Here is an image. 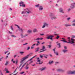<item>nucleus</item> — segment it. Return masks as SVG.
Segmentation results:
<instances>
[{
    "instance_id": "obj_13",
    "label": "nucleus",
    "mask_w": 75,
    "mask_h": 75,
    "mask_svg": "<svg viewBox=\"0 0 75 75\" xmlns=\"http://www.w3.org/2000/svg\"><path fill=\"white\" fill-rule=\"evenodd\" d=\"M16 26H17V27H18V28L19 29V30L20 31V30H21V32H23V30L22 29H20V27L18 25H16Z\"/></svg>"
},
{
    "instance_id": "obj_47",
    "label": "nucleus",
    "mask_w": 75,
    "mask_h": 75,
    "mask_svg": "<svg viewBox=\"0 0 75 75\" xmlns=\"http://www.w3.org/2000/svg\"><path fill=\"white\" fill-rule=\"evenodd\" d=\"M59 38V36L57 35V37L56 38V39H58V38Z\"/></svg>"
},
{
    "instance_id": "obj_54",
    "label": "nucleus",
    "mask_w": 75,
    "mask_h": 75,
    "mask_svg": "<svg viewBox=\"0 0 75 75\" xmlns=\"http://www.w3.org/2000/svg\"><path fill=\"white\" fill-rule=\"evenodd\" d=\"M11 30H13V27H12V26H11Z\"/></svg>"
},
{
    "instance_id": "obj_24",
    "label": "nucleus",
    "mask_w": 75,
    "mask_h": 75,
    "mask_svg": "<svg viewBox=\"0 0 75 75\" xmlns=\"http://www.w3.org/2000/svg\"><path fill=\"white\" fill-rule=\"evenodd\" d=\"M33 62H34L33 61L30 60V62L29 63V64H32V63H33Z\"/></svg>"
},
{
    "instance_id": "obj_6",
    "label": "nucleus",
    "mask_w": 75,
    "mask_h": 75,
    "mask_svg": "<svg viewBox=\"0 0 75 75\" xmlns=\"http://www.w3.org/2000/svg\"><path fill=\"white\" fill-rule=\"evenodd\" d=\"M19 4L21 5L20 6H22V7H24L25 6V5L24 4V2L22 1L20 2L19 3Z\"/></svg>"
},
{
    "instance_id": "obj_7",
    "label": "nucleus",
    "mask_w": 75,
    "mask_h": 75,
    "mask_svg": "<svg viewBox=\"0 0 75 75\" xmlns=\"http://www.w3.org/2000/svg\"><path fill=\"white\" fill-rule=\"evenodd\" d=\"M50 17H51V19L53 20H55L57 19V17L55 16H52V15H50Z\"/></svg>"
},
{
    "instance_id": "obj_32",
    "label": "nucleus",
    "mask_w": 75,
    "mask_h": 75,
    "mask_svg": "<svg viewBox=\"0 0 75 75\" xmlns=\"http://www.w3.org/2000/svg\"><path fill=\"white\" fill-rule=\"evenodd\" d=\"M61 72H65V70L62 69L61 70Z\"/></svg>"
},
{
    "instance_id": "obj_49",
    "label": "nucleus",
    "mask_w": 75,
    "mask_h": 75,
    "mask_svg": "<svg viewBox=\"0 0 75 75\" xmlns=\"http://www.w3.org/2000/svg\"><path fill=\"white\" fill-rule=\"evenodd\" d=\"M67 20L68 21H69L70 19H71V18H67Z\"/></svg>"
},
{
    "instance_id": "obj_14",
    "label": "nucleus",
    "mask_w": 75,
    "mask_h": 75,
    "mask_svg": "<svg viewBox=\"0 0 75 75\" xmlns=\"http://www.w3.org/2000/svg\"><path fill=\"white\" fill-rule=\"evenodd\" d=\"M42 48V49L40 50V51H41V50H45V46H43Z\"/></svg>"
},
{
    "instance_id": "obj_16",
    "label": "nucleus",
    "mask_w": 75,
    "mask_h": 75,
    "mask_svg": "<svg viewBox=\"0 0 75 75\" xmlns=\"http://www.w3.org/2000/svg\"><path fill=\"white\" fill-rule=\"evenodd\" d=\"M43 57H44L45 58H46V59L47 58V57H48V55L47 54H43Z\"/></svg>"
},
{
    "instance_id": "obj_3",
    "label": "nucleus",
    "mask_w": 75,
    "mask_h": 75,
    "mask_svg": "<svg viewBox=\"0 0 75 75\" xmlns=\"http://www.w3.org/2000/svg\"><path fill=\"white\" fill-rule=\"evenodd\" d=\"M68 74H75V71H68L67 72Z\"/></svg>"
},
{
    "instance_id": "obj_30",
    "label": "nucleus",
    "mask_w": 75,
    "mask_h": 75,
    "mask_svg": "<svg viewBox=\"0 0 75 75\" xmlns=\"http://www.w3.org/2000/svg\"><path fill=\"white\" fill-rule=\"evenodd\" d=\"M21 35L22 38H24V37H25L24 35H23V34H21Z\"/></svg>"
},
{
    "instance_id": "obj_29",
    "label": "nucleus",
    "mask_w": 75,
    "mask_h": 75,
    "mask_svg": "<svg viewBox=\"0 0 75 75\" xmlns=\"http://www.w3.org/2000/svg\"><path fill=\"white\" fill-rule=\"evenodd\" d=\"M8 62L6 61V63L5 64V65L6 66L7 65V64H8Z\"/></svg>"
},
{
    "instance_id": "obj_5",
    "label": "nucleus",
    "mask_w": 75,
    "mask_h": 75,
    "mask_svg": "<svg viewBox=\"0 0 75 75\" xmlns=\"http://www.w3.org/2000/svg\"><path fill=\"white\" fill-rule=\"evenodd\" d=\"M48 23L45 22L44 23L43 25L42 28H45V27H48Z\"/></svg>"
},
{
    "instance_id": "obj_21",
    "label": "nucleus",
    "mask_w": 75,
    "mask_h": 75,
    "mask_svg": "<svg viewBox=\"0 0 75 75\" xmlns=\"http://www.w3.org/2000/svg\"><path fill=\"white\" fill-rule=\"evenodd\" d=\"M39 49H40L39 47H38L37 49H36V50L35 51V52H37V51H38V50H39Z\"/></svg>"
},
{
    "instance_id": "obj_55",
    "label": "nucleus",
    "mask_w": 75,
    "mask_h": 75,
    "mask_svg": "<svg viewBox=\"0 0 75 75\" xmlns=\"http://www.w3.org/2000/svg\"><path fill=\"white\" fill-rule=\"evenodd\" d=\"M70 10H71V9H70V8H69L68 9V11H69Z\"/></svg>"
},
{
    "instance_id": "obj_44",
    "label": "nucleus",
    "mask_w": 75,
    "mask_h": 75,
    "mask_svg": "<svg viewBox=\"0 0 75 75\" xmlns=\"http://www.w3.org/2000/svg\"><path fill=\"white\" fill-rule=\"evenodd\" d=\"M43 57H44V56H42V55H40V57L41 58H42Z\"/></svg>"
},
{
    "instance_id": "obj_51",
    "label": "nucleus",
    "mask_w": 75,
    "mask_h": 75,
    "mask_svg": "<svg viewBox=\"0 0 75 75\" xmlns=\"http://www.w3.org/2000/svg\"><path fill=\"white\" fill-rule=\"evenodd\" d=\"M27 44H28V43H25V44H23V45H27Z\"/></svg>"
},
{
    "instance_id": "obj_59",
    "label": "nucleus",
    "mask_w": 75,
    "mask_h": 75,
    "mask_svg": "<svg viewBox=\"0 0 75 75\" xmlns=\"http://www.w3.org/2000/svg\"><path fill=\"white\" fill-rule=\"evenodd\" d=\"M53 51H54V53L55 52V49H53Z\"/></svg>"
},
{
    "instance_id": "obj_10",
    "label": "nucleus",
    "mask_w": 75,
    "mask_h": 75,
    "mask_svg": "<svg viewBox=\"0 0 75 75\" xmlns=\"http://www.w3.org/2000/svg\"><path fill=\"white\" fill-rule=\"evenodd\" d=\"M27 33L28 34H31L32 33V30H29L27 31Z\"/></svg>"
},
{
    "instance_id": "obj_50",
    "label": "nucleus",
    "mask_w": 75,
    "mask_h": 75,
    "mask_svg": "<svg viewBox=\"0 0 75 75\" xmlns=\"http://www.w3.org/2000/svg\"><path fill=\"white\" fill-rule=\"evenodd\" d=\"M9 72H9V71H8L7 70V71H6V73H9Z\"/></svg>"
},
{
    "instance_id": "obj_22",
    "label": "nucleus",
    "mask_w": 75,
    "mask_h": 75,
    "mask_svg": "<svg viewBox=\"0 0 75 75\" xmlns=\"http://www.w3.org/2000/svg\"><path fill=\"white\" fill-rule=\"evenodd\" d=\"M61 69H57V72H61Z\"/></svg>"
},
{
    "instance_id": "obj_27",
    "label": "nucleus",
    "mask_w": 75,
    "mask_h": 75,
    "mask_svg": "<svg viewBox=\"0 0 75 75\" xmlns=\"http://www.w3.org/2000/svg\"><path fill=\"white\" fill-rule=\"evenodd\" d=\"M61 41H63V42H67V43H68V42L66 40H61Z\"/></svg>"
},
{
    "instance_id": "obj_41",
    "label": "nucleus",
    "mask_w": 75,
    "mask_h": 75,
    "mask_svg": "<svg viewBox=\"0 0 75 75\" xmlns=\"http://www.w3.org/2000/svg\"><path fill=\"white\" fill-rule=\"evenodd\" d=\"M71 38H75V36L74 35H72L71 36Z\"/></svg>"
},
{
    "instance_id": "obj_39",
    "label": "nucleus",
    "mask_w": 75,
    "mask_h": 75,
    "mask_svg": "<svg viewBox=\"0 0 75 75\" xmlns=\"http://www.w3.org/2000/svg\"><path fill=\"white\" fill-rule=\"evenodd\" d=\"M24 72L23 71V72H21L20 74H24Z\"/></svg>"
},
{
    "instance_id": "obj_43",
    "label": "nucleus",
    "mask_w": 75,
    "mask_h": 75,
    "mask_svg": "<svg viewBox=\"0 0 75 75\" xmlns=\"http://www.w3.org/2000/svg\"><path fill=\"white\" fill-rule=\"evenodd\" d=\"M39 40H43V38H39Z\"/></svg>"
},
{
    "instance_id": "obj_12",
    "label": "nucleus",
    "mask_w": 75,
    "mask_h": 75,
    "mask_svg": "<svg viewBox=\"0 0 75 75\" xmlns=\"http://www.w3.org/2000/svg\"><path fill=\"white\" fill-rule=\"evenodd\" d=\"M69 42H68L67 43L70 44H73V43H75V42L71 40H69Z\"/></svg>"
},
{
    "instance_id": "obj_23",
    "label": "nucleus",
    "mask_w": 75,
    "mask_h": 75,
    "mask_svg": "<svg viewBox=\"0 0 75 75\" xmlns=\"http://www.w3.org/2000/svg\"><path fill=\"white\" fill-rule=\"evenodd\" d=\"M57 45H59V47H58V48H61V44L59 43L57 44Z\"/></svg>"
},
{
    "instance_id": "obj_4",
    "label": "nucleus",
    "mask_w": 75,
    "mask_h": 75,
    "mask_svg": "<svg viewBox=\"0 0 75 75\" xmlns=\"http://www.w3.org/2000/svg\"><path fill=\"white\" fill-rule=\"evenodd\" d=\"M70 7L71 9H73L75 7V3L72 4L70 6Z\"/></svg>"
},
{
    "instance_id": "obj_36",
    "label": "nucleus",
    "mask_w": 75,
    "mask_h": 75,
    "mask_svg": "<svg viewBox=\"0 0 75 75\" xmlns=\"http://www.w3.org/2000/svg\"><path fill=\"white\" fill-rule=\"evenodd\" d=\"M29 67L28 66H26L25 67V69H28Z\"/></svg>"
},
{
    "instance_id": "obj_11",
    "label": "nucleus",
    "mask_w": 75,
    "mask_h": 75,
    "mask_svg": "<svg viewBox=\"0 0 75 75\" xmlns=\"http://www.w3.org/2000/svg\"><path fill=\"white\" fill-rule=\"evenodd\" d=\"M42 10H43V7H42V6H40L39 7V10L41 11Z\"/></svg>"
},
{
    "instance_id": "obj_26",
    "label": "nucleus",
    "mask_w": 75,
    "mask_h": 75,
    "mask_svg": "<svg viewBox=\"0 0 75 75\" xmlns=\"http://www.w3.org/2000/svg\"><path fill=\"white\" fill-rule=\"evenodd\" d=\"M55 54V55H56L57 56L58 55V52H54Z\"/></svg>"
},
{
    "instance_id": "obj_2",
    "label": "nucleus",
    "mask_w": 75,
    "mask_h": 75,
    "mask_svg": "<svg viewBox=\"0 0 75 75\" xmlns=\"http://www.w3.org/2000/svg\"><path fill=\"white\" fill-rule=\"evenodd\" d=\"M46 36L47 37L46 38L47 40L50 39L51 40H52V37H54L53 35H50L49 36V35H47Z\"/></svg>"
},
{
    "instance_id": "obj_15",
    "label": "nucleus",
    "mask_w": 75,
    "mask_h": 75,
    "mask_svg": "<svg viewBox=\"0 0 75 75\" xmlns=\"http://www.w3.org/2000/svg\"><path fill=\"white\" fill-rule=\"evenodd\" d=\"M33 33H35L36 32H38V30H37V29H34L33 30Z\"/></svg>"
},
{
    "instance_id": "obj_25",
    "label": "nucleus",
    "mask_w": 75,
    "mask_h": 75,
    "mask_svg": "<svg viewBox=\"0 0 75 75\" xmlns=\"http://www.w3.org/2000/svg\"><path fill=\"white\" fill-rule=\"evenodd\" d=\"M37 42L38 43V44L37 43V44H36V46H38L39 45V44H40V42L38 41Z\"/></svg>"
},
{
    "instance_id": "obj_63",
    "label": "nucleus",
    "mask_w": 75,
    "mask_h": 75,
    "mask_svg": "<svg viewBox=\"0 0 75 75\" xmlns=\"http://www.w3.org/2000/svg\"><path fill=\"white\" fill-rule=\"evenodd\" d=\"M72 25H73V26H75V23H74V24H72Z\"/></svg>"
},
{
    "instance_id": "obj_53",
    "label": "nucleus",
    "mask_w": 75,
    "mask_h": 75,
    "mask_svg": "<svg viewBox=\"0 0 75 75\" xmlns=\"http://www.w3.org/2000/svg\"><path fill=\"white\" fill-rule=\"evenodd\" d=\"M7 52H8V50L6 52H5V54H6V53H7Z\"/></svg>"
},
{
    "instance_id": "obj_31",
    "label": "nucleus",
    "mask_w": 75,
    "mask_h": 75,
    "mask_svg": "<svg viewBox=\"0 0 75 75\" xmlns=\"http://www.w3.org/2000/svg\"><path fill=\"white\" fill-rule=\"evenodd\" d=\"M52 62H53V61H51V62H49V64H52Z\"/></svg>"
},
{
    "instance_id": "obj_35",
    "label": "nucleus",
    "mask_w": 75,
    "mask_h": 75,
    "mask_svg": "<svg viewBox=\"0 0 75 75\" xmlns=\"http://www.w3.org/2000/svg\"><path fill=\"white\" fill-rule=\"evenodd\" d=\"M39 38H38L37 39H35V41H39Z\"/></svg>"
},
{
    "instance_id": "obj_17",
    "label": "nucleus",
    "mask_w": 75,
    "mask_h": 75,
    "mask_svg": "<svg viewBox=\"0 0 75 75\" xmlns=\"http://www.w3.org/2000/svg\"><path fill=\"white\" fill-rule=\"evenodd\" d=\"M59 11L60 13H62V11H63V9H62V8H60L59 9Z\"/></svg>"
},
{
    "instance_id": "obj_42",
    "label": "nucleus",
    "mask_w": 75,
    "mask_h": 75,
    "mask_svg": "<svg viewBox=\"0 0 75 75\" xmlns=\"http://www.w3.org/2000/svg\"><path fill=\"white\" fill-rule=\"evenodd\" d=\"M48 47L49 48H50L51 47V45H48Z\"/></svg>"
},
{
    "instance_id": "obj_40",
    "label": "nucleus",
    "mask_w": 75,
    "mask_h": 75,
    "mask_svg": "<svg viewBox=\"0 0 75 75\" xmlns=\"http://www.w3.org/2000/svg\"><path fill=\"white\" fill-rule=\"evenodd\" d=\"M29 49H30V47H28L27 49V50H29Z\"/></svg>"
},
{
    "instance_id": "obj_19",
    "label": "nucleus",
    "mask_w": 75,
    "mask_h": 75,
    "mask_svg": "<svg viewBox=\"0 0 75 75\" xmlns=\"http://www.w3.org/2000/svg\"><path fill=\"white\" fill-rule=\"evenodd\" d=\"M64 26H65V27H68L69 26H71V25H68L67 24H65L64 25Z\"/></svg>"
},
{
    "instance_id": "obj_37",
    "label": "nucleus",
    "mask_w": 75,
    "mask_h": 75,
    "mask_svg": "<svg viewBox=\"0 0 75 75\" xmlns=\"http://www.w3.org/2000/svg\"><path fill=\"white\" fill-rule=\"evenodd\" d=\"M11 37H14V38H16V36L13 35H11Z\"/></svg>"
},
{
    "instance_id": "obj_58",
    "label": "nucleus",
    "mask_w": 75,
    "mask_h": 75,
    "mask_svg": "<svg viewBox=\"0 0 75 75\" xmlns=\"http://www.w3.org/2000/svg\"><path fill=\"white\" fill-rule=\"evenodd\" d=\"M40 35H44V34H40Z\"/></svg>"
},
{
    "instance_id": "obj_18",
    "label": "nucleus",
    "mask_w": 75,
    "mask_h": 75,
    "mask_svg": "<svg viewBox=\"0 0 75 75\" xmlns=\"http://www.w3.org/2000/svg\"><path fill=\"white\" fill-rule=\"evenodd\" d=\"M62 52L64 53H65V52H68V50H63Z\"/></svg>"
},
{
    "instance_id": "obj_45",
    "label": "nucleus",
    "mask_w": 75,
    "mask_h": 75,
    "mask_svg": "<svg viewBox=\"0 0 75 75\" xmlns=\"http://www.w3.org/2000/svg\"><path fill=\"white\" fill-rule=\"evenodd\" d=\"M25 64H26V63H25L22 66V67H21L22 68H23V67H24V66L25 65Z\"/></svg>"
},
{
    "instance_id": "obj_34",
    "label": "nucleus",
    "mask_w": 75,
    "mask_h": 75,
    "mask_svg": "<svg viewBox=\"0 0 75 75\" xmlns=\"http://www.w3.org/2000/svg\"><path fill=\"white\" fill-rule=\"evenodd\" d=\"M46 50H42V51H40L39 52V53H40V52H44V51H46Z\"/></svg>"
},
{
    "instance_id": "obj_56",
    "label": "nucleus",
    "mask_w": 75,
    "mask_h": 75,
    "mask_svg": "<svg viewBox=\"0 0 75 75\" xmlns=\"http://www.w3.org/2000/svg\"><path fill=\"white\" fill-rule=\"evenodd\" d=\"M67 38H68L67 39H68V40H71V39H70V37H68Z\"/></svg>"
},
{
    "instance_id": "obj_20",
    "label": "nucleus",
    "mask_w": 75,
    "mask_h": 75,
    "mask_svg": "<svg viewBox=\"0 0 75 75\" xmlns=\"http://www.w3.org/2000/svg\"><path fill=\"white\" fill-rule=\"evenodd\" d=\"M27 12L28 14H30L31 13V11L28 10H28H27Z\"/></svg>"
},
{
    "instance_id": "obj_52",
    "label": "nucleus",
    "mask_w": 75,
    "mask_h": 75,
    "mask_svg": "<svg viewBox=\"0 0 75 75\" xmlns=\"http://www.w3.org/2000/svg\"><path fill=\"white\" fill-rule=\"evenodd\" d=\"M32 59H33V57H32V58H31L29 60V61H31V60H32Z\"/></svg>"
},
{
    "instance_id": "obj_61",
    "label": "nucleus",
    "mask_w": 75,
    "mask_h": 75,
    "mask_svg": "<svg viewBox=\"0 0 75 75\" xmlns=\"http://www.w3.org/2000/svg\"><path fill=\"white\" fill-rule=\"evenodd\" d=\"M73 23H75V20H73V21H72Z\"/></svg>"
},
{
    "instance_id": "obj_38",
    "label": "nucleus",
    "mask_w": 75,
    "mask_h": 75,
    "mask_svg": "<svg viewBox=\"0 0 75 75\" xmlns=\"http://www.w3.org/2000/svg\"><path fill=\"white\" fill-rule=\"evenodd\" d=\"M16 64H17V63L18 62V60H17V59H16Z\"/></svg>"
},
{
    "instance_id": "obj_1",
    "label": "nucleus",
    "mask_w": 75,
    "mask_h": 75,
    "mask_svg": "<svg viewBox=\"0 0 75 75\" xmlns=\"http://www.w3.org/2000/svg\"><path fill=\"white\" fill-rule=\"evenodd\" d=\"M30 55V54H28V55L27 56H25V57L22 58V59H21V61L20 62V64L19 66L17 67V68H16V69L15 70V71H14V72H16V70H17V68L18 69H19V71H21V69H23V68L21 67L20 69V68L21 67V66L23 64V61H24L25 60V59H28V58H29V56Z\"/></svg>"
},
{
    "instance_id": "obj_28",
    "label": "nucleus",
    "mask_w": 75,
    "mask_h": 75,
    "mask_svg": "<svg viewBox=\"0 0 75 75\" xmlns=\"http://www.w3.org/2000/svg\"><path fill=\"white\" fill-rule=\"evenodd\" d=\"M24 52H20V54L21 55H23V54H24Z\"/></svg>"
},
{
    "instance_id": "obj_60",
    "label": "nucleus",
    "mask_w": 75,
    "mask_h": 75,
    "mask_svg": "<svg viewBox=\"0 0 75 75\" xmlns=\"http://www.w3.org/2000/svg\"><path fill=\"white\" fill-rule=\"evenodd\" d=\"M45 44V42H42V45H43V44Z\"/></svg>"
},
{
    "instance_id": "obj_46",
    "label": "nucleus",
    "mask_w": 75,
    "mask_h": 75,
    "mask_svg": "<svg viewBox=\"0 0 75 75\" xmlns=\"http://www.w3.org/2000/svg\"><path fill=\"white\" fill-rule=\"evenodd\" d=\"M5 71H8V69H7V68H5Z\"/></svg>"
},
{
    "instance_id": "obj_48",
    "label": "nucleus",
    "mask_w": 75,
    "mask_h": 75,
    "mask_svg": "<svg viewBox=\"0 0 75 75\" xmlns=\"http://www.w3.org/2000/svg\"><path fill=\"white\" fill-rule=\"evenodd\" d=\"M64 49H65L66 50L67 49V46H64Z\"/></svg>"
},
{
    "instance_id": "obj_33",
    "label": "nucleus",
    "mask_w": 75,
    "mask_h": 75,
    "mask_svg": "<svg viewBox=\"0 0 75 75\" xmlns=\"http://www.w3.org/2000/svg\"><path fill=\"white\" fill-rule=\"evenodd\" d=\"M39 6H40L39 4H38V5H35V7H36L38 8L39 7Z\"/></svg>"
},
{
    "instance_id": "obj_8",
    "label": "nucleus",
    "mask_w": 75,
    "mask_h": 75,
    "mask_svg": "<svg viewBox=\"0 0 75 75\" xmlns=\"http://www.w3.org/2000/svg\"><path fill=\"white\" fill-rule=\"evenodd\" d=\"M27 10H28V8L26 9L25 11H22V12L21 14H25L26 13H27Z\"/></svg>"
},
{
    "instance_id": "obj_9",
    "label": "nucleus",
    "mask_w": 75,
    "mask_h": 75,
    "mask_svg": "<svg viewBox=\"0 0 75 75\" xmlns=\"http://www.w3.org/2000/svg\"><path fill=\"white\" fill-rule=\"evenodd\" d=\"M45 69H46V67H43L42 68L40 69V70L41 71H42L45 70Z\"/></svg>"
},
{
    "instance_id": "obj_62",
    "label": "nucleus",
    "mask_w": 75,
    "mask_h": 75,
    "mask_svg": "<svg viewBox=\"0 0 75 75\" xmlns=\"http://www.w3.org/2000/svg\"><path fill=\"white\" fill-rule=\"evenodd\" d=\"M35 57H37V55H35V56H33V58H35Z\"/></svg>"
},
{
    "instance_id": "obj_57",
    "label": "nucleus",
    "mask_w": 75,
    "mask_h": 75,
    "mask_svg": "<svg viewBox=\"0 0 75 75\" xmlns=\"http://www.w3.org/2000/svg\"><path fill=\"white\" fill-rule=\"evenodd\" d=\"M28 35V34H25L24 35V37H26V36H27Z\"/></svg>"
},
{
    "instance_id": "obj_64",
    "label": "nucleus",
    "mask_w": 75,
    "mask_h": 75,
    "mask_svg": "<svg viewBox=\"0 0 75 75\" xmlns=\"http://www.w3.org/2000/svg\"><path fill=\"white\" fill-rule=\"evenodd\" d=\"M9 33H10V34H12V32H10V31H9Z\"/></svg>"
}]
</instances>
